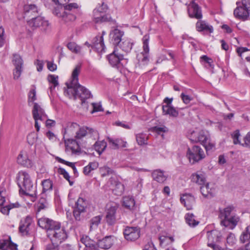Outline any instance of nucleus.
<instances>
[{
    "instance_id": "6e6d98bb",
    "label": "nucleus",
    "mask_w": 250,
    "mask_h": 250,
    "mask_svg": "<svg viewBox=\"0 0 250 250\" xmlns=\"http://www.w3.org/2000/svg\"><path fill=\"white\" fill-rule=\"evenodd\" d=\"M226 239L227 243L230 246H233L236 242L235 236L232 233H229Z\"/></svg>"
},
{
    "instance_id": "052dcab7",
    "label": "nucleus",
    "mask_w": 250,
    "mask_h": 250,
    "mask_svg": "<svg viewBox=\"0 0 250 250\" xmlns=\"http://www.w3.org/2000/svg\"><path fill=\"white\" fill-rule=\"evenodd\" d=\"M58 77L53 75H50L48 76V80L54 85V88L58 85L59 83L58 81Z\"/></svg>"
},
{
    "instance_id": "c85d7f7f",
    "label": "nucleus",
    "mask_w": 250,
    "mask_h": 250,
    "mask_svg": "<svg viewBox=\"0 0 250 250\" xmlns=\"http://www.w3.org/2000/svg\"><path fill=\"white\" fill-rule=\"evenodd\" d=\"M17 162L25 167H29L32 166L31 161L28 158V154L26 152H21L17 158Z\"/></svg>"
},
{
    "instance_id": "2eb2a0df",
    "label": "nucleus",
    "mask_w": 250,
    "mask_h": 250,
    "mask_svg": "<svg viewBox=\"0 0 250 250\" xmlns=\"http://www.w3.org/2000/svg\"><path fill=\"white\" fill-rule=\"evenodd\" d=\"M98 134L97 131L94 129L83 126L79 127V130L76 135H75V138L77 140L80 141L84 137L88 136L90 138H93Z\"/></svg>"
},
{
    "instance_id": "de8ad7c7",
    "label": "nucleus",
    "mask_w": 250,
    "mask_h": 250,
    "mask_svg": "<svg viewBox=\"0 0 250 250\" xmlns=\"http://www.w3.org/2000/svg\"><path fill=\"white\" fill-rule=\"evenodd\" d=\"M102 217L100 215L95 216L90 220V230L97 228L100 223Z\"/></svg>"
},
{
    "instance_id": "2f4dec72",
    "label": "nucleus",
    "mask_w": 250,
    "mask_h": 250,
    "mask_svg": "<svg viewBox=\"0 0 250 250\" xmlns=\"http://www.w3.org/2000/svg\"><path fill=\"white\" fill-rule=\"evenodd\" d=\"M88 205V202L86 199L80 197L75 203V208H77V209L86 212V209Z\"/></svg>"
},
{
    "instance_id": "c9c22d12",
    "label": "nucleus",
    "mask_w": 250,
    "mask_h": 250,
    "mask_svg": "<svg viewBox=\"0 0 250 250\" xmlns=\"http://www.w3.org/2000/svg\"><path fill=\"white\" fill-rule=\"evenodd\" d=\"M163 113L164 115H169L173 117H176L178 116L179 112L172 106L163 105Z\"/></svg>"
},
{
    "instance_id": "ddd939ff",
    "label": "nucleus",
    "mask_w": 250,
    "mask_h": 250,
    "mask_svg": "<svg viewBox=\"0 0 250 250\" xmlns=\"http://www.w3.org/2000/svg\"><path fill=\"white\" fill-rule=\"evenodd\" d=\"M65 150L71 151L72 154H77L81 152V147L83 146V144L76 139H68L65 140Z\"/></svg>"
},
{
    "instance_id": "8fccbe9b",
    "label": "nucleus",
    "mask_w": 250,
    "mask_h": 250,
    "mask_svg": "<svg viewBox=\"0 0 250 250\" xmlns=\"http://www.w3.org/2000/svg\"><path fill=\"white\" fill-rule=\"evenodd\" d=\"M159 240L161 245L166 246L172 243L174 241V239L170 236H161L159 237Z\"/></svg>"
},
{
    "instance_id": "6e6552de",
    "label": "nucleus",
    "mask_w": 250,
    "mask_h": 250,
    "mask_svg": "<svg viewBox=\"0 0 250 250\" xmlns=\"http://www.w3.org/2000/svg\"><path fill=\"white\" fill-rule=\"evenodd\" d=\"M38 225L40 227L47 230L48 236L61 226L60 222L45 217L39 219L38 221Z\"/></svg>"
},
{
    "instance_id": "5701e85b",
    "label": "nucleus",
    "mask_w": 250,
    "mask_h": 250,
    "mask_svg": "<svg viewBox=\"0 0 250 250\" xmlns=\"http://www.w3.org/2000/svg\"><path fill=\"white\" fill-rule=\"evenodd\" d=\"M124 35V31L117 28L114 29L110 32L109 35L110 41L115 47L119 45L123 40L122 38Z\"/></svg>"
},
{
    "instance_id": "72a5a7b5",
    "label": "nucleus",
    "mask_w": 250,
    "mask_h": 250,
    "mask_svg": "<svg viewBox=\"0 0 250 250\" xmlns=\"http://www.w3.org/2000/svg\"><path fill=\"white\" fill-rule=\"evenodd\" d=\"M185 219L186 223L190 227L194 228L199 223V222L196 220L195 216L192 213L186 214Z\"/></svg>"
},
{
    "instance_id": "412c9836",
    "label": "nucleus",
    "mask_w": 250,
    "mask_h": 250,
    "mask_svg": "<svg viewBox=\"0 0 250 250\" xmlns=\"http://www.w3.org/2000/svg\"><path fill=\"white\" fill-rule=\"evenodd\" d=\"M23 17L27 18L28 21V18H32L38 15V8L37 6L34 4H27L23 6Z\"/></svg>"
},
{
    "instance_id": "0eeeda50",
    "label": "nucleus",
    "mask_w": 250,
    "mask_h": 250,
    "mask_svg": "<svg viewBox=\"0 0 250 250\" xmlns=\"http://www.w3.org/2000/svg\"><path fill=\"white\" fill-rule=\"evenodd\" d=\"M186 155L191 164L199 162L206 157L204 150L200 146L195 145L188 147Z\"/></svg>"
},
{
    "instance_id": "1a4fd4ad",
    "label": "nucleus",
    "mask_w": 250,
    "mask_h": 250,
    "mask_svg": "<svg viewBox=\"0 0 250 250\" xmlns=\"http://www.w3.org/2000/svg\"><path fill=\"white\" fill-rule=\"evenodd\" d=\"M33 118L35 120V127L37 131L39 132L40 129L38 121H44L47 118L44 109L37 103H34V106L32 111Z\"/></svg>"
},
{
    "instance_id": "f257e3e1",
    "label": "nucleus",
    "mask_w": 250,
    "mask_h": 250,
    "mask_svg": "<svg viewBox=\"0 0 250 250\" xmlns=\"http://www.w3.org/2000/svg\"><path fill=\"white\" fill-rule=\"evenodd\" d=\"M81 70V64H77L73 69L70 81L66 83L67 89L64 91L69 98H73L76 100L79 98L82 101V104L85 100L91 97L90 92L86 88L79 83L78 76Z\"/></svg>"
},
{
    "instance_id": "6ab92c4d",
    "label": "nucleus",
    "mask_w": 250,
    "mask_h": 250,
    "mask_svg": "<svg viewBox=\"0 0 250 250\" xmlns=\"http://www.w3.org/2000/svg\"><path fill=\"white\" fill-rule=\"evenodd\" d=\"M118 207L116 206H111L108 208L106 210L105 219L109 226H113L117 221L116 211Z\"/></svg>"
},
{
    "instance_id": "49530a36",
    "label": "nucleus",
    "mask_w": 250,
    "mask_h": 250,
    "mask_svg": "<svg viewBox=\"0 0 250 250\" xmlns=\"http://www.w3.org/2000/svg\"><path fill=\"white\" fill-rule=\"evenodd\" d=\"M67 48L72 52L78 54L81 51V47L74 42H70L67 44Z\"/></svg>"
},
{
    "instance_id": "774afa93",
    "label": "nucleus",
    "mask_w": 250,
    "mask_h": 250,
    "mask_svg": "<svg viewBox=\"0 0 250 250\" xmlns=\"http://www.w3.org/2000/svg\"><path fill=\"white\" fill-rule=\"evenodd\" d=\"M207 246L213 249V250H224L225 249L222 248L219 245L212 243H208Z\"/></svg>"
},
{
    "instance_id": "13d9d810",
    "label": "nucleus",
    "mask_w": 250,
    "mask_h": 250,
    "mask_svg": "<svg viewBox=\"0 0 250 250\" xmlns=\"http://www.w3.org/2000/svg\"><path fill=\"white\" fill-rule=\"evenodd\" d=\"M84 212V211L77 209V208H74L73 214L75 220L78 221H80L82 219L81 214Z\"/></svg>"
},
{
    "instance_id": "f8f14e48",
    "label": "nucleus",
    "mask_w": 250,
    "mask_h": 250,
    "mask_svg": "<svg viewBox=\"0 0 250 250\" xmlns=\"http://www.w3.org/2000/svg\"><path fill=\"white\" fill-rule=\"evenodd\" d=\"M140 228L138 227H126L123 233L127 241H135L140 237Z\"/></svg>"
},
{
    "instance_id": "f3484780",
    "label": "nucleus",
    "mask_w": 250,
    "mask_h": 250,
    "mask_svg": "<svg viewBox=\"0 0 250 250\" xmlns=\"http://www.w3.org/2000/svg\"><path fill=\"white\" fill-rule=\"evenodd\" d=\"M48 237H50L52 242L60 244L67 238V234L65 229L61 227L51 233Z\"/></svg>"
},
{
    "instance_id": "c03bdc74",
    "label": "nucleus",
    "mask_w": 250,
    "mask_h": 250,
    "mask_svg": "<svg viewBox=\"0 0 250 250\" xmlns=\"http://www.w3.org/2000/svg\"><path fill=\"white\" fill-rule=\"evenodd\" d=\"M28 104L30 105V103H33L35 100H36V87L35 85H33L31 86L30 90L28 93Z\"/></svg>"
},
{
    "instance_id": "c756f323",
    "label": "nucleus",
    "mask_w": 250,
    "mask_h": 250,
    "mask_svg": "<svg viewBox=\"0 0 250 250\" xmlns=\"http://www.w3.org/2000/svg\"><path fill=\"white\" fill-rule=\"evenodd\" d=\"M234 208L233 206H229L224 208H220L219 209V217L221 220L228 219L231 215L233 214V211Z\"/></svg>"
},
{
    "instance_id": "4c0bfd02",
    "label": "nucleus",
    "mask_w": 250,
    "mask_h": 250,
    "mask_svg": "<svg viewBox=\"0 0 250 250\" xmlns=\"http://www.w3.org/2000/svg\"><path fill=\"white\" fill-rule=\"evenodd\" d=\"M192 181L201 186L206 184L205 177L204 175L202 174H192Z\"/></svg>"
},
{
    "instance_id": "cd10ccee",
    "label": "nucleus",
    "mask_w": 250,
    "mask_h": 250,
    "mask_svg": "<svg viewBox=\"0 0 250 250\" xmlns=\"http://www.w3.org/2000/svg\"><path fill=\"white\" fill-rule=\"evenodd\" d=\"M239 220L238 217L233 214L231 215L228 219L221 221V225L226 227H229L231 229H233L237 225Z\"/></svg>"
},
{
    "instance_id": "3c124183",
    "label": "nucleus",
    "mask_w": 250,
    "mask_h": 250,
    "mask_svg": "<svg viewBox=\"0 0 250 250\" xmlns=\"http://www.w3.org/2000/svg\"><path fill=\"white\" fill-rule=\"evenodd\" d=\"M42 192H45V191L51 190L52 188L53 183L50 179L44 180L42 183Z\"/></svg>"
},
{
    "instance_id": "e433bc0d",
    "label": "nucleus",
    "mask_w": 250,
    "mask_h": 250,
    "mask_svg": "<svg viewBox=\"0 0 250 250\" xmlns=\"http://www.w3.org/2000/svg\"><path fill=\"white\" fill-rule=\"evenodd\" d=\"M152 176L154 180L161 183L164 182L167 179V177L164 175L163 171L159 169L153 171Z\"/></svg>"
},
{
    "instance_id": "79ce46f5",
    "label": "nucleus",
    "mask_w": 250,
    "mask_h": 250,
    "mask_svg": "<svg viewBox=\"0 0 250 250\" xmlns=\"http://www.w3.org/2000/svg\"><path fill=\"white\" fill-rule=\"evenodd\" d=\"M106 146V142L104 141H98L95 143L94 148L99 154H101L105 149Z\"/></svg>"
},
{
    "instance_id": "864d4df0",
    "label": "nucleus",
    "mask_w": 250,
    "mask_h": 250,
    "mask_svg": "<svg viewBox=\"0 0 250 250\" xmlns=\"http://www.w3.org/2000/svg\"><path fill=\"white\" fill-rule=\"evenodd\" d=\"M37 135L34 132H32L28 135L27 136V141L28 143L32 146L37 141Z\"/></svg>"
},
{
    "instance_id": "58836bf2",
    "label": "nucleus",
    "mask_w": 250,
    "mask_h": 250,
    "mask_svg": "<svg viewBox=\"0 0 250 250\" xmlns=\"http://www.w3.org/2000/svg\"><path fill=\"white\" fill-rule=\"evenodd\" d=\"M200 191L205 197H212L213 196L211 189L209 188L208 183H206V184L201 186Z\"/></svg>"
},
{
    "instance_id": "39448f33",
    "label": "nucleus",
    "mask_w": 250,
    "mask_h": 250,
    "mask_svg": "<svg viewBox=\"0 0 250 250\" xmlns=\"http://www.w3.org/2000/svg\"><path fill=\"white\" fill-rule=\"evenodd\" d=\"M236 5L233 11L235 17L242 21L247 20L250 14V0H241L237 1Z\"/></svg>"
},
{
    "instance_id": "393cba45",
    "label": "nucleus",
    "mask_w": 250,
    "mask_h": 250,
    "mask_svg": "<svg viewBox=\"0 0 250 250\" xmlns=\"http://www.w3.org/2000/svg\"><path fill=\"white\" fill-rule=\"evenodd\" d=\"M109 183L111 185V188L116 195H121L124 191V186L114 178H110Z\"/></svg>"
},
{
    "instance_id": "338daca9",
    "label": "nucleus",
    "mask_w": 250,
    "mask_h": 250,
    "mask_svg": "<svg viewBox=\"0 0 250 250\" xmlns=\"http://www.w3.org/2000/svg\"><path fill=\"white\" fill-rule=\"evenodd\" d=\"M181 98H182L183 102L186 104L189 103L192 100V98L190 96L185 95L184 93L181 94Z\"/></svg>"
},
{
    "instance_id": "a18cd8bd",
    "label": "nucleus",
    "mask_w": 250,
    "mask_h": 250,
    "mask_svg": "<svg viewBox=\"0 0 250 250\" xmlns=\"http://www.w3.org/2000/svg\"><path fill=\"white\" fill-rule=\"evenodd\" d=\"M136 141L138 145L142 146L147 144V137L146 134L139 133L136 135Z\"/></svg>"
},
{
    "instance_id": "09e8293b",
    "label": "nucleus",
    "mask_w": 250,
    "mask_h": 250,
    "mask_svg": "<svg viewBox=\"0 0 250 250\" xmlns=\"http://www.w3.org/2000/svg\"><path fill=\"white\" fill-rule=\"evenodd\" d=\"M100 173L102 177L108 176L113 173V170L109 167L104 166L99 168Z\"/></svg>"
},
{
    "instance_id": "680f3d73",
    "label": "nucleus",
    "mask_w": 250,
    "mask_h": 250,
    "mask_svg": "<svg viewBox=\"0 0 250 250\" xmlns=\"http://www.w3.org/2000/svg\"><path fill=\"white\" fill-rule=\"evenodd\" d=\"M240 136L239 131L238 130H235L232 134V137L233 140V143L234 144H240V142L239 140V137Z\"/></svg>"
},
{
    "instance_id": "a211bd4d",
    "label": "nucleus",
    "mask_w": 250,
    "mask_h": 250,
    "mask_svg": "<svg viewBox=\"0 0 250 250\" xmlns=\"http://www.w3.org/2000/svg\"><path fill=\"white\" fill-rule=\"evenodd\" d=\"M28 25L34 28L39 27H42L44 29L49 25L47 21H46L41 16H36L32 17L31 19L27 21Z\"/></svg>"
},
{
    "instance_id": "f704fd0d",
    "label": "nucleus",
    "mask_w": 250,
    "mask_h": 250,
    "mask_svg": "<svg viewBox=\"0 0 250 250\" xmlns=\"http://www.w3.org/2000/svg\"><path fill=\"white\" fill-rule=\"evenodd\" d=\"M133 42L128 39H123L119 45H118L123 51L126 53L129 52L132 49Z\"/></svg>"
},
{
    "instance_id": "f03ea898",
    "label": "nucleus",
    "mask_w": 250,
    "mask_h": 250,
    "mask_svg": "<svg viewBox=\"0 0 250 250\" xmlns=\"http://www.w3.org/2000/svg\"><path fill=\"white\" fill-rule=\"evenodd\" d=\"M80 242L84 246L83 250H100L99 248L104 250L110 248L113 240L111 236H106L96 242L88 236L83 235L81 237Z\"/></svg>"
},
{
    "instance_id": "bf43d9fd",
    "label": "nucleus",
    "mask_w": 250,
    "mask_h": 250,
    "mask_svg": "<svg viewBox=\"0 0 250 250\" xmlns=\"http://www.w3.org/2000/svg\"><path fill=\"white\" fill-rule=\"evenodd\" d=\"M201 61L204 62L208 64L209 67H213V61L212 59L208 57L206 55H203L200 57Z\"/></svg>"
},
{
    "instance_id": "37998d69",
    "label": "nucleus",
    "mask_w": 250,
    "mask_h": 250,
    "mask_svg": "<svg viewBox=\"0 0 250 250\" xmlns=\"http://www.w3.org/2000/svg\"><path fill=\"white\" fill-rule=\"evenodd\" d=\"M98 167V164L96 162H90L89 164L84 167L83 169V172L85 175H88L91 171L94 170Z\"/></svg>"
},
{
    "instance_id": "dca6fc26",
    "label": "nucleus",
    "mask_w": 250,
    "mask_h": 250,
    "mask_svg": "<svg viewBox=\"0 0 250 250\" xmlns=\"http://www.w3.org/2000/svg\"><path fill=\"white\" fill-rule=\"evenodd\" d=\"M187 8L188 14L190 18L197 20L202 18L203 15L201 8L193 0H192L189 3Z\"/></svg>"
},
{
    "instance_id": "20e7f679",
    "label": "nucleus",
    "mask_w": 250,
    "mask_h": 250,
    "mask_svg": "<svg viewBox=\"0 0 250 250\" xmlns=\"http://www.w3.org/2000/svg\"><path fill=\"white\" fill-rule=\"evenodd\" d=\"M189 139L192 142L200 143L205 147L207 151L215 147V144L210 142L208 132L204 130L199 132L192 131L189 136Z\"/></svg>"
},
{
    "instance_id": "69168bd1",
    "label": "nucleus",
    "mask_w": 250,
    "mask_h": 250,
    "mask_svg": "<svg viewBox=\"0 0 250 250\" xmlns=\"http://www.w3.org/2000/svg\"><path fill=\"white\" fill-rule=\"evenodd\" d=\"M63 11H65L64 8L62 9V8H55L53 11V13L56 16L62 18Z\"/></svg>"
},
{
    "instance_id": "0e129e2a",
    "label": "nucleus",
    "mask_w": 250,
    "mask_h": 250,
    "mask_svg": "<svg viewBox=\"0 0 250 250\" xmlns=\"http://www.w3.org/2000/svg\"><path fill=\"white\" fill-rule=\"evenodd\" d=\"M59 244L52 242V243L48 244L45 250H59Z\"/></svg>"
},
{
    "instance_id": "b1692460",
    "label": "nucleus",
    "mask_w": 250,
    "mask_h": 250,
    "mask_svg": "<svg viewBox=\"0 0 250 250\" xmlns=\"http://www.w3.org/2000/svg\"><path fill=\"white\" fill-rule=\"evenodd\" d=\"M109 63L113 66H118L124 59V56L119 53L116 49L107 56Z\"/></svg>"
},
{
    "instance_id": "ea45409f",
    "label": "nucleus",
    "mask_w": 250,
    "mask_h": 250,
    "mask_svg": "<svg viewBox=\"0 0 250 250\" xmlns=\"http://www.w3.org/2000/svg\"><path fill=\"white\" fill-rule=\"evenodd\" d=\"M79 125L75 123H72L69 125L65 132H67L69 135H76L79 130Z\"/></svg>"
},
{
    "instance_id": "7ed1b4c3",
    "label": "nucleus",
    "mask_w": 250,
    "mask_h": 250,
    "mask_svg": "<svg viewBox=\"0 0 250 250\" xmlns=\"http://www.w3.org/2000/svg\"><path fill=\"white\" fill-rule=\"evenodd\" d=\"M17 183L20 188L19 193L22 195L31 197L36 196L35 190H34L33 183L29 175L25 171H19L17 177Z\"/></svg>"
},
{
    "instance_id": "4be33fe9",
    "label": "nucleus",
    "mask_w": 250,
    "mask_h": 250,
    "mask_svg": "<svg viewBox=\"0 0 250 250\" xmlns=\"http://www.w3.org/2000/svg\"><path fill=\"white\" fill-rule=\"evenodd\" d=\"M196 29L204 34H211L213 32V27L205 21L199 20L195 24Z\"/></svg>"
},
{
    "instance_id": "9d476101",
    "label": "nucleus",
    "mask_w": 250,
    "mask_h": 250,
    "mask_svg": "<svg viewBox=\"0 0 250 250\" xmlns=\"http://www.w3.org/2000/svg\"><path fill=\"white\" fill-rule=\"evenodd\" d=\"M149 40V36L148 35L146 34L144 36L143 38V51L139 55L138 57V61L141 65L147 64L149 62V46L148 41Z\"/></svg>"
},
{
    "instance_id": "473e14b6",
    "label": "nucleus",
    "mask_w": 250,
    "mask_h": 250,
    "mask_svg": "<svg viewBox=\"0 0 250 250\" xmlns=\"http://www.w3.org/2000/svg\"><path fill=\"white\" fill-rule=\"evenodd\" d=\"M123 206L127 209L132 210L134 209L135 202L134 198L131 196H125L123 198Z\"/></svg>"
},
{
    "instance_id": "e2e57ef3",
    "label": "nucleus",
    "mask_w": 250,
    "mask_h": 250,
    "mask_svg": "<svg viewBox=\"0 0 250 250\" xmlns=\"http://www.w3.org/2000/svg\"><path fill=\"white\" fill-rule=\"evenodd\" d=\"M55 159L58 162L65 164V165L71 167L72 168L73 167L75 166L74 163L66 161L60 158L59 157H58V156L56 157Z\"/></svg>"
},
{
    "instance_id": "a19ab883",
    "label": "nucleus",
    "mask_w": 250,
    "mask_h": 250,
    "mask_svg": "<svg viewBox=\"0 0 250 250\" xmlns=\"http://www.w3.org/2000/svg\"><path fill=\"white\" fill-rule=\"evenodd\" d=\"M250 239V225L248 226L242 232L240 237V241L244 243Z\"/></svg>"
},
{
    "instance_id": "4d7b16f0",
    "label": "nucleus",
    "mask_w": 250,
    "mask_h": 250,
    "mask_svg": "<svg viewBox=\"0 0 250 250\" xmlns=\"http://www.w3.org/2000/svg\"><path fill=\"white\" fill-rule=\"evenodd\" d=\"M110 147L113 149H118L117 139H113L110 137L107 138Z\"/></svg>"
},
{
    "instance_id": "4468645a",
    "label": "nucleus",
    "mask_w": 250,
    "mask_h": 250,
    "mask_svg": "<svg viewBox=\"0 0 250 250\" xmlns=\"http://www.w3.org/2000/svg\"><path fill=\"white\" fill-rule=\"evenodd\" d=\"M78 8V5L76 3H72L64 6V10L63 11L62 16V20L65 22L73 21L75 20L76 16L73 13V9H76Z\"/></svg>"
},
{
    "instance_id": "423d86ee",
    "label": "nucleus",
    "mask_w": 250,
    "mask_h": 250,
    "mask_svg": "<svg viewBox=\"0 0 250 250\" xmlns=\"http://www.w3.org/2000/svg\"><path fill=\"white\" fill-rule=\"evenodd\" d=\"M108 7L103 2L101 5L97 7L93 12V20L96 23H100L104 22L111 21L113 23L115 21L111 19L110 15L106 14Z\"/></svg>"
},
{
    "instance_id": "9b49d317",
    "label": "nucleus",
    "mask_w": 250,
    "mask_h": 250,
    "mask_svg": "<svg viewBox=\"0 0 250 250\" xmlns=\"http://www.w3.org/2000/svg\"><path fill=\"white\" fill-rule=\"evenodd\" d=\"M12 62L15 66V68L13 71V79L14 80H18L20 77L22 72L23 61L19 54H14Z\"/></svg>"
},
{
    "instance_id": "a878e982",
    "label": "nucleus",
    "mask_w": 250,
    "mask_h": 250,
    "mask_svg": "<svg viewBox=\"0 0 250 250\" xmlns=\"http://www.w3.org/2000/svg\"><path fill=\"white\" fill-rule=\"evenodd\" d=\"M180 200L188 210L192 209V207L195 203V198L191 194L189 193L183 194Z\"/></svg>"
},
{
    "instance_id": "7c9ffc66",
    "label": "nucleus",
    "mask_w": 250,
    "mask_h": 250,
    "mask_svg": "<svg viewBox=\"0 0 250 250\" xmlns=\"http://www.w3.org/2000/svg\"><path fill=\"white\" fill-rule=\"evenodd\" d=\"M99 41L98 43L92 44L91 47L95 49L96 51L99 53H102L104 52L105 45L104 42V38L103 36H96L95 42Z\"/></svg>"
},
{
    "instance_id": "bb28decb",
    "label": "nucleus",
    "mask_w": 250,
    "mask_h": 250,
    "mask_svg": "<svg viewBox=\"0 0 250 250\" xmlns=\"http://www.w3.org/2000/svg\"><path fill=\"white\" fill-rule=\"evenodd\" d=\"M207 235L208 239V243L214 244L220 242L222 237L221 232L217 229L208 231Z\"/></svg>"
},
{
    "instance_id": "603ef678",
    "label": "nucleus",
    "mask_w": 250,
    "mask_h": 250,
    "mask_svg": "<svg viewBox=\"0 0 250 250\" xmlns=\"http://www.w3.org/2000/svg\"><path fill=\"white\" fill-rule=\"evenodd\" d=\"M58 172L62 175L64 179H65L67 181H68L69 185L70 186H72L74 184V182L73 181L70 180V176L68 173L63 168L60 167L58 169Z\"/></svg>"
},
{
    "instance_id": "5fc2aeb1",
    "label": "nucleus",
    "mask_w": 250,
    "mask_h": 250,
    "mask_svg": "<svg viewBox=\"0 0 250 250\" xmlns=\"http://www.w3.org/2000/svg\"><path fill=\"white\" fill-rule=\"evenodd\" d=\"M48 204L45 199H41L37 204V211H40L42 209H44L47 207Z\"/></svg>"
},
{
    "instance_id": "aec40b11",
    "label": "nucleus",
    "mask_w": 250,
    "mask_h": 250,
    "mask_svg": "<svg viewBox=\"0 0 250 250\" xmlns=\"http://www.w3.org/2000/svg\"><path fill=\"white\" fill-rule=\"evenodd\" d=\"M32 222V218L30 216H26L21 221L19 230L22 235H28L29 234V227Z\"/></svg>"
}]
</instances>
